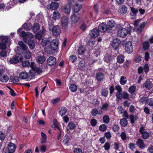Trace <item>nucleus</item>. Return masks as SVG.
<instances>
[{"instance_id":"f257e3e1","label":"nucleus","mask_w":153,"mask_h":153,"mask_svg":"<svg viewBox=\"0 0 153 153\" xmlns=\"http://www.w3.org/2000/svg\"><path fill=\"white\" fill-rule=\"evenodd\" d=\"M0 39L1 42V43L0 42V49H5L7 48L6 43L8 41V37L7 36H0Z\"/></svg>"},{"instance_id":"f03ea898","label":"nucleus","mask_w":153,"mask_h":153,"mask_svg":"<svg viewBox=\"0 0 153 153\" xmlns=\"http://www.w3.org/2000/svg\"><path fill=\"white\" fill-rule=\"evenodd\" d=\"M129 31L126 28L120 27L119 28L117 32V34L121 37H124L126 36L127 34L128 33Z\"/></svg>"},{"instance_id":"7ed1b4c3","label":"nucleus","mask_w":153,"mask_h":153,"mask_svg":"<svg viewBox=\"0 0 153 153\" xmlns=\"http://www.w3.org/2000/svg\"><path fill=\"white\" fill-rule=\"evenodd\" d=\"M59 43L57 39H54L52 40L50 43V45L48 47L51 50L55 51L56 50L58 47Z\"/></svg>"},{"instance_id":"20e7f679","label":"nucleus","mask_w":153,"mask_h":153,"mask_svg":"<svg viewBox=\"0 0 153 153\" xmlns=\"http://www.w3.org/2000/svg\"><path fill=\"white\" fill-rule=\"evenodd\" d=\"M79 10L76 11L75 10H73V14L71 17L72 22L74 23L77 22L79 19L80 16L78 12Z\"/></svg>"},{"instance_id":"39448f33","label":"nucleus","mask_w":153,"mask_h":153,"mask_svg":"<svg viewBox=\"0 0 153 153\" xmlns=\"http://www.w3.org/2000/svg\"><path fill=\"white\" fill-rule=\"evenodd\" d=\"M117 98L121 100L122 99L128 100L129 98V95L127 92L124 91L123 93H119L117 95H116Z\"/></svg>"},{"instance_id":"423d86ee","label":"nucleus","mask_w":153,"mask_h":153,"mask_svg":"<svg viewBox=\"0 0 153 153\" xmlns=\"http://www.w3.org/2000/svg\"><path fill=\"white\" fill-rule=\"evenodd\" d=\"M22 57L15 55L13 57V58L10 59L8 60V63L10 64H16L18 63L19 61H22Z\"/></svg>"},{"instance_id":"0eeeda50","label":"nucleus","mask_w":153,"mask_h":153,"mask_svg":"<svg viewBox=\"0 0 153 153\" xmlns=\"http://www.w3.org/2000/svg\"><path fill=\"white\" fill-rule=\"evenodd\" d=\"M69 19L66 16H63L61 19V25L63 28L66 29L68 27Z\"/></svg>"},{"instance_id":"6e6552de","label":"nucleus","mask_w":153,"mask_h":153,"mask_svg":"<svg viewBox=\"0 0 153 153\" xmlns=\"http://www.w3.org/2000/svg\"><path fill=\"white\" fill-rule=\"evenodd\" d=\"M47 63L48 66L52 67L56 64V59L54 56H51L47 59Z\"/></svg>"},{"instance_id":"1a4fd4ad","label":"nucleus","mask_w":153,"mask_h":153,"mask_svg":"<svg viewBox=\"0 0 153 153\" xmlns=\"http://www.w3.org/2000/svg\"><path fill=\"white\" fill-rule=\"evenodd\" d=\"M126 51L129 53L132 52L133 51V47L132 42L131 41H128L126 42L125 46Z\"/></svg>"},{"instance_id":"9d476101","label":"nucleus","mask_w":153,"mask_h":153,"mask_svg":"<svg viewBox=\"0 0 153 153\" xmlns=\"http://www.w3.org/2000/svg\"><path fill=\"white\" fill-rule=\"evenodd\" d=\"M105 78L104 74L101 72L97 73L96 75V78L99 82H101L104 80Z\"/></svg>"},{"instance_id":"9b49d317","label":"nucleus","mask_w":153,"mask_h":153,"mask_svg":"<svg viewBox=\"0 0 153 153\" xmlns=\"http://www.w3.org/2000/svg\"><path fill=\"white\" fill-rule=\"evenodd\" d=\"M108 30L107 25L105 23H102L99 25L98 30L100 32H104Z\"/></svg>"},{"instance_id":"f8f14e48","label":"nucleus","mask_w":153,"mask_h":153,"mask_svg":"<svg viewBox=\"0 0 153 153\" xmlns=\"http://www.w3.org/2000/svg\"><path fill=\"white\" fill-rule=\"evenodd\" d=\"M52 33L54 36H57L59 35L60 33L59 27L58 25L54 26L52 29Z\"/></svg>"},{"instance_id":"ddd939ff","label":"nucleus","mask_w":153,"mask_h":153,"mask_svg":"<svg viewBox=\"0 0 153 153\" xmlns=\"http://www.w3.org/2000/svg\"><path fill=\"white\" fill-rule=\"evenodd\" d=\"M99 35V31L96 28L93 29L89 33L90 36L93 38L97 37Z\"/></svg>"},{"instance_id":"4468645a","label":"nucleus","mask_w":153,"mask_h":153,"mask_svg":"<svg viewBox=\"0 0 153 153\" xmlns=\"http://www.w3.org/2000/svg\"><path fill=\"white\" fill-rule=\"evenodd\" d=\"M136 143L137 146L142 149H143L145 147V145L144 144L143 140L141 139H138Z\"/></svg>"},{"instance_id":"2eb2a0df","label":"nucleus","mask_w":153,"mask_h":153,"mask_svg":"<svg viewBox=\"0 0 153 153\" xmlns=\"http://www.w3.org/2000/svg\"><path fill=\"white\" fill-rule=\"evenodd\" d=\"M114 58V57L110 54H105L104 58V61L107 63H109L111 62Z\"/></svg>"},{"instance_id":"dca6fc26","label":"nucleus","mask_w":153,"mask_h":153,"mask_svg":"<svg viewBox=\"0 0 153 153\" xmlns=\"http://www.w3.org/2000/svg\"><path fill=\"white\" fill-rule=\"evenodd\" d=\"M16 148L15 144L10 142L8 145V150L9 152L13 153L15 151Z\"/></svg>"},{"instance_id":"f3484780","label":"nucleus","mask_w":153,"mask_h":153,"mask_svg":"<svg viewBox=\"0 0 153 153\" xmlns=\"http://www.w3.org/2000/svg\"><path fill=\"white\" fill-rule=\"evenodd\" d=\"M37 62L39 64H42L44 63L45 60V58L43 56L39 55L36 57Z\"/></svg>"},{"instance_id":"a211bd4d","label":"nucleus","mask_w":153,"mask_h":153,"mask_svg":"<svg viewBox=\"0 0 153 153\" xmlns=\"http://www.w3.org/2000/svg\"><path fill=\"white\" fill-rule=\"evenodd\" d=\"M120 46L119 41H118L117 39L113 40L111 44V46L114 49L117 50L118 49Z\"/></svg>"},{"instance_id":"6ab92c4d","label":"nucleus","mask_w":153,"mask_h":153,"mask_svg":"<svg viewBox=\"0 0 153 153\" xmlns=\"http://www.w3.org/2000/svg\"><path fill=\"white\" fill-rule=\"evenodd\" d=\"M115 25V22L113 20H109L107 22V27L108 30H111Z\"/></svg>"},{"instance_id":"aec40b11","label":"nucleus","mask_w":153,"mask_h":153,"mask_svg":"<svg viewBox=\"0 0 153 153\" xmlns=\"http://www.w3.org/2000/svg\"><path fill=\"white\" fill-rule=\"evenodd\" d=\"M60 17V14L57 10L53 12L52 18L54 20L59 19Z\"/></svg>"},{"instance_id":"412c9836","label":"nucleus","mask_w":153,"mask_h":153,"mask_svg":"<svg viewBox=\"0 0 153 153\" xmlns=\"http://www.w3.org/2000/svg\"><path fill=\"white\" fill-rule=\"evenodd\" d=\"M86 51L85 48L83 46H80L78 49V54L79 55H83Z\"/></svg>"},{"instance_id":"4be33fe9","label":"nucleus","mask_w":153,"mask_h":153,"mask_svg":"<svg viewBox=\"0 0 153 153\" xmlns=\"http://www.w3.org/2000/svg\"><path fill=\"white\" fill-rule=\"evenodd\" d=\"M124 56L120 54L117 56V62L119 64L123 63L124 61Z\"/></svg>"},{"instance_id":"5701e85b","label":"nucleus","mask_w":153,"mask_h":153,"mask_svg":"<svg viewBox=\"0 0 153 153\" xmlns=\"http://www.w3.org/2000/svg\"><path fill=\"white\" fill-rule=\"evenodd\" d=\"M18 45L21 48L22 50L23 51H25L28 49V47L22 41H20L18 42Z\"/></svg>"},{"instance_id":"b1692460","label":"nucleus","mask_w":153,"mask_h":153,"mask_svg":"<svg viewBox=\"0 0 153 153\" xmlns=\"http://www.w3.org/2000/svg\"><path fill=\"white\" fill-rule=\"evenodd\" d=\"M28 76V74L25 72H21L19 74V78L23 79H27Z\"/></svg>"},{"instance_id":"393cba45","label":"nucleus","mask_w":153,"mask_h":153,"mask_svg":"<svg viewBox=\"0 0 153 153\" xmlns=\"http://www.w3.org/2000/svg\"><path fill=\"white\" fill-rule=\"evenodd\" d=\"M9 79V77L5 75H1L0 76V81L2 82L6 83Z\"/></svg>"},{"instance_id":"a878e982","label":"nucleus","mask_w":153,"mask_h":153,"mask_svg":"<svg viewBox=\"0 0 153 153\" xmlns=\"http://www.w3.org/2000/svg\"><path fill=\"white\" fill-rule=\"evenodd\" d=\"M42 138L41 140V143H45L47 141V136L46 134L43 132H41Z\"/></svg>"},{"instance_id":"bb28decb","label":"nucleus","mask_w":153,"mask_h":153,"mask_svg":"<svg viewBox=\"0 0 153 153\" xmlns=\"http://www.w3.org/2000/svg\"><path fill=\"white\" fill-rule=\"evenodd\" d=\"M31 53L28 50L25 51L24 53V57L26 59H29L31 56Z\"/></svg>"},{"instance_id":"cd10ccee","label":"nucleus","mask_w":153,"mask_h":153,"mask_svg":"<svg viewBox=\"0 0 153 153\" xmlns=\"http://www.w3.org/2000/svg\"><path fill=\"white\" fill-rule=\"evenodd\" d=\"M59 5V4L58 3L52 2L50 4V7L51 10H56Z\"/></svg>"},{"instance_id":"c85d7f7f","label":"nucleus","mask_w":153,"mask_h":153,"mask_svg":"<svg viewBox=\"0 0 153 153\" xmlns=\"http://www.w3.org/2000/svg\"><path fill=\"white\" fill-rule=\"evenodd\" d=\"M32 28L33 32L34 33H36L37 30L39 29L40 26L38 24L35 23L33 24V25L32 27Z\"/></svg>"},{"instance_id":"c756f323","label":"nucleus","mask_w":153,"mask_h":153,"mask_svg":"<svg viewBox=\"0 0 153 153\" xmlns=\"http://www.w3.org/2000/svg\"><path fill=\"white\" fill-rule=\"evenodd\" d=\"M27 33L24 31H22L20 33V36L23 38V40L25 43L27 42Z\"/></svg>"},{"instance_id":"7c9ffc66","label":"nucleus","mask_w":153,"mask_h":153,"mask_svg":"<svg viewBox=\"0 0 153 153\" xmlns=\"http://www.w3.org/2000/svg\"><path fill=\"white\" fill-rule=\"evenodd\" d=\"M146 25V23L145 22H143L140 25V27L137 28V31L138 33H140L142 31V29Z\"/></svg>"},{"instance_id":"2f4dec72","label":"nucleus","mask_w":153,"mask_h":153,"mask_svg":"<svg viewBox=\"0 0 153 153\" xmlns=\"http://www.w3.org/2000/svg\"><path fill=\"white\" fill-rule=\"evenodd\" d=\"M28 45L29 46L30 48L31 49H33L35 47V42L32 39H30L28 40Z\"/></svg>"},{"instance_id":"473e14b6","label":"nucleus","mask_w":153,"mask_h":153,"mask_svg":"<svg viewBox=\"0 0 153 153\" xmlns=\"http://www.w3.org/2000/svg\"><path fill=\"white\" fill-rule=\"evenodd\" d=\"M127 82V78L125 76H122L121 77L120 80V83L122 85H125Z\"/></svg>"},{"instance_id":"72a5a7b5","label":"nucleus","mask_w":153,"mask_h":153,"mask_svg":"<svg viewBox=\"0 0 153 153\" xmlns=\"http://www.w3.org/2000/svg\"><path fill=\"white\" fill-rule=\"evenodd\" d=\"M7 56V52L4 50H2L0 52V59H3V58L6 57Z\"/></svg>"},{"instance_id":"f704fd0d","label":"nucleus","mask_w":153,"mask_h":153,"mask_svg":"<svg viewBox=\"0 0 153 153\" xmlns=\"http://www.w3.org/2000/svg\"><path fill=\"white\" fill-rule=\"evenodd\" d=\"M120 123L122 126L125 127L127 125L128 121L126 118H123L120 119Z\"/></svg>"},{"instance_id":"c9c22d12","label":"nucleus","mask_w":153,"mask_h":153,"mask_svg":"<svg viewBox=\"0 0 153 153\" xmlns=\"http://www.w3.org/2000/svg\"><path fill=\"white\" fill-rule=\"evenodd\" d=\"M69 88L72 92H75L77 89V87L76 84H73L70 85Z\"/></svg>"},{"instance_id":"e433bc0d","label":"nucleus","mask_w":153,"mask_h":153,"mask_svg":"<svg viewBox=\"0 0 153 153\" xmlns=\"http://www.w3.org/2000/svg\"><path fill=\"white\" fill-rule=\"evenodd\" d=\"M66 108L64 107L62 108L59 111V114L61 116L65 115L67 112Z\"/></svg>"},{"instance_id":"4c0bfd02","label":"nucleus","mask_w":153,"mask_h":153,"mask_svg":"<svg viewBox=\"0 0 153 153\" xmlns=\"http://www.w3.org/2000/svg\"><path fill=\"white\" fill-rule=\"evenodd\" d=\"M152 84L149 80L147 81L145 83V87L149 90L151 89L152 87Z\"/></svg>"},{"instance_id":"58836bf2","label":"nucleus","mask_w":153,"mask_h":153,"mask_svg":"<svg viewBox=\"0 0 153 153\" xmlns=\"http://www.w3.org/2000/svg\"><path fill=\"white\" fill-rule=\"evenodd\" d=\"M108 91L105 89H103L101 90V95L102 96L105 97H107L108 94Z\"/></svg>"},{"instance_id":"ea45409f","label":"nucleus","mask_w":153,"mask_h":153,"mask_svg":"<svg viewBox=\"0 0 153 153\" xmlns=\"http://www.w3.org/2000/svg\"><path fill=\"white\" fill-rule=\"evenodd\" d=\"M138 12V10H131L130 14L131 18L134 19L136 16V13Z\"/></svg>"},{"instance_id":"a19ab883","label":"nucleus","mask_w":153,"mask_h":153,"mask_svg":"<svg viewBox=\"0 0 153 153\" xmlns=\"http://www.w3.org/2000/svg\"><path fill=\"white\" fill-rule=\"evenodd\" d=\"M103 120L104 123L106 124L108 123L110 121V118L109 116L107 115L104 116L103 118Z\"/></svg>"},{"instance_id":"79ce46f5","label":"nucleus","mask_w":153,"mask_h":153,"mask_svg":"<svg viewBox=\"0 0 153 153\" xmlns=\"http://www.w3.org/2000/svg\"><path fill=\"white\" fill-rule=\"evenodd\" d=\"M68 126L71 130L74 129L76 127L75 124L72 122H70L68 124Z\"/></svg>"},{"instance_id":"37998d69","label":"nucleus","mask_w":153,"mask_h":153,"mask_svg":"<svg viewBox=\"0 0 153 153\" xmlns=\"http://www.w3.org/2000/svg\"><path fill=\"white\" fill-rule=\"evenodd\" d=\"M99 129L101 131H104L107 129V126L104 124L101 125L99 127Z\"/></svg>"},{"instance_id":"c03bdc74","label":"nucleus","mask_w":153,"mask_h":153,"mask_svg":"<svg viewBox=\"0 0 153 153\" xmlns=\"http://www.w3.org/2000/svg\"><path fill=\"white\" fill-rule=\"evenodd\" d=\"M141 134L143 138L144 139H147L149 137V133L146 131L142 133Z\"/></svg>"},{"instance_id":"a18cd8bd","label":"nucleus","mask_w":153,"mask_h":153,"mask_svg":"<svg viewBox=\"0 0 153 153\" xmlns=\"http://www.w3.org/2000/svg\"><path fill=\"white\" fill-rule=\"evenodd\" d=\"M11 82H18L19 80V78L17 76H14L11 77L10 78Z\"/></svg>"},{"instance_id":"49530a36","label":"nucleus","mask_w":153,"mask_h":153,"mask_svg":"<svg viewBox=\"0 0 153 153\" xmlns=\"http://www.w3.org/2000/svg\"><path fill=\"white\" fill-rule=\"evenodd\" d=\"M117 91L116 93V95H117L119 93L122 92V89L120 85H116L115 87Z\"/></svg>"},{"instance_id":"de8ad7c7","label":"nucleus","mask_w":153,"mask_h":153,"mask_svg":"<svg viewBox=\"0 0 153 153\" xmlns=\"http://www.w3.org/2000/svg\"><path fill=\"white\" fill-rule=\"evenodd\" d=\"M43 35L42 33H41V32H38L36 33L35 37L36 38L40 40L42 39Z\"/></svg>"},{"instance_id":"09e8293b","label":"nucleus","mask_w":153,"mask_h":153,"mask_svg":"<svg viewBox=\"0 0 153 153\" xmlns=\"http://www.w3.org/2000/svg\"><path fill=\"white\" fill-rule=\"evenodd\" d=\"M136 89V86L133 85L131 86L129 88V91L131 94H132L134 93Z\"/></svg>"},{"instance_id":"8fccbe9b","label":"nucleus","mask_w":153,"mask_h":153,"mask_svg":"<svg viewBox=\"0 0 153 153\" xmlns=\"http://www.w3.org/2000/svg\"><path fill=\"white\" fill-rule=\"evenodd\" d=\"M149 46V45L148 42H145L143 43V48L144 50H146L148 49Z\"/></svg>"},{"instance_id":"3c124183","label":"nucleus","mask_w":153,"mask_h":153,"mask_svg":"<svg viewBox=\"0 0 153 153\" xmlns=\"http://www.w3.org/2000/svg\"><path fill=\"white\" fill-rule=\"evenodd\" d=\"M70 138L68 135H66L63 138V142L65 144L69 142Z\"/></svg>"},{"instance_id":"603ef678","label":"nucleus","mask_w":153,"mask_h":153,"mask_svg":"<svg viewBox=\"0 0 153 153\" xmlns=\"http://www.w3.org/2000/svg\"><path fill=\"white\" fill-rule=\"evenodd\" d=\"M50 43V40L47 39H42L41 42L42 45L44 46H45Z\"/></svg>"},{"instance_id":"864d4df0","label":"nucleus","mask_w":153,"mask_h":153,"mask_svg":"<svg viewBox=\"0 0 153 153\" xmlns=\"http://www.w3.org/2000/svg\"><path fill=\"white\" fill-rule=\"evenodd\" d=\"M76 59L77 58L75 55H71L69 57L70 61L72 62H75L76 60Z\"/></svg>"},{"instance_id":"5fc2aeb1","label":"nucleus","mask_w":153,"mask_h":153,"mask_svg":"<svg viewBox=\"0 0 153 153\" xmlns=\"http://www.w3.org/2000/svg\"><path fill=\"white\" fill-rule=\"evenodd\" d=\"M109 105V104L107 103H104L102 105L101 107V109L104 110H106L108 107Z\"/></svg>"},{"instance_id":"6e6d98bb","label":"nucleus","mask_w":153,"mask_h":153,"mask_svg":"<svg viewBox=\"0 0 153 153\" xmlns=\"http://www.w3.org/2000/svg\"><path fill=\"white\" fill-rule=\"evenodd\" d=\"M147 104L151 106H153V98L148 99L147 100Z\"/></svg>"},{"instance_id":"4d7b16f0","label":"nucleus","mask_w":153,"mask_h":153,"mask_svg":"<svg viewBox=\"0 0 153 153\" xmlns=\"http://www.w3.org/2000/svg\"><path fill=\"white\" fill-rule=\"evenodd\" d=\"M22 65L23 67H28L30 65V63L28 61H25L22 63Z\"/></svg>"},{"instance_id":"13d9d810","label":"nucleus","mask_w":153,"mask_h":153,"mask_svg":"<svg viewBox=\"0 0 153 153\" xmlns=\"http://www.w3.org/2000/svg\"><path fill=\"white\" fill-rule=\"evenodd\" d=\"M143 69L145 73L147 74L149 71V67L147 64H145Z\"/></svg>"},{"instance_id":"bf43d9fd","label":"nucleus","mask_w":153,"mask_h":153,"mask_svg":"<svg viewBox=\"0 0 153 153\" xmlns=\"http://www.w3.org/2000/svg\"><path fill=\"white\" fill-rule=\"evenodd\" d=\"M105 150H108L110 148V145L108 142L105 143L104 146Z\"/></svg>"},{"instance_id":"052dcab7","label":"nucleus","mask_w":153,"mask_h":153,"mask_svg":"<svg viewBox=\"0 0 153 153\" xmlns=\"http://www.w3.org/2000/svg\"><path fill=\"white\" fill-rule=\"evenodd\" d=\"M112 129L114 131L117 132L118 131L120 128L118 125L115 124L113 126Z\"/></svg>"},{"instance_id":"680f3d73","label":"nucleus","mask_w":153,"mask_h":153,"mask_svg":"<svg viewBox=\"0 0 153 153\" xmlns=\"http://www.w3.org/2000/svg\"><path fill=\"white\" fill-rule=\"evenodd\" d=\"M91 114L93 116H96L98 113V111L97 109L94 108L92 110Z\"/></svg>"},{"instance_id":"e2e57ef3","label":"nucleus","mask_w":153,"mask_h":153,"mask_svg":"<svg viewBox=\"0 0 153 153\" xmlns=\"http://www.w3.org/2000/svg\"><path fill=\"white\" fill-rule=\"evenodd\" d=\"M82 8V6L81 4H76L75 7L73 10H81Z\"/></svg>"},{"instance_id":"0e129e2a","label":"nucleus","mask_w":153,"mask_h":153,"mask_svg":"<svg viewBox=\"0 0 153 153\" xmlns=\"http://www.w3.org/2000/svg\"><path fill=\"white\" fill-rule=\"evenodd\" d=\"M74 152V153H82L81 149L79 148H75Z\"/></svg>"},{"instance_id":"69168bd1","label":"nucleus","mask_w":153,"mask_h":153,"mask_svg":"<svg viewBox=\"0 0 153 153\" xmlns=\"http://www.w3.org/2000/svg\"><path fill=\"white\" fill-rule=\"evenodd\" d=\"M120 137H121V139L123 140H125L126 139V135L125 133L124 132H123L121 133L120 134Z\"/></svg>"},{"instance_id":"338daca9","label":"nucleus","mask_w":153,"mask_h":153,"mask_svg":"<svg viewBox=\"0 0 153 153\" xmlns=\"http://www.w3.org/2000/svg\"><path fill=\"white\" fill-rule=\"evenodd\" d=\"M90 123L92 126H95L97 123V120L94 119H93L91 120Z\"/></svg>"},{"instance_id":"774afa93","label":"nucleus","mask_w":153,"mask_h":153,"mask_svg":"<svg viewBox=\"0 0 153 153\" xmlns=\"http://www.w3.org/2000/svg\"><path fill=\"white\" fill-rule=\"evenodd\" d=\"M60 100V98H57L56 99L52 100V102L54 105H55L58 103Z\"/></svg>"}]
</instances>
